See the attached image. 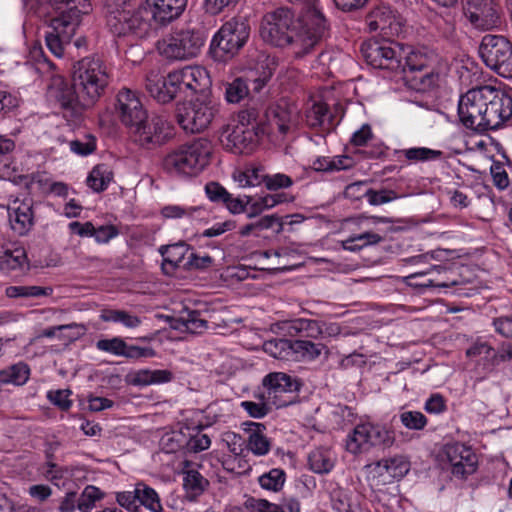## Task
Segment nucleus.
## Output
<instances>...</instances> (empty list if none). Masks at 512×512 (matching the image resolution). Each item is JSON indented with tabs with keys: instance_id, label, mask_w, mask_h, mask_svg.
Returning <instances> with one entry per match:
<instances>
[{
	"instance_id": "obj_1",
	"label": "nucleus",
	"mask_w": 512,
	"mask_h": 512,
	"mask_svg": "<svg viewBox=\"0 0 512 512\" xmlns=\"http://www.w3.org/2000/svg\"><path fill=\"white\" fill-rule=\"evenodd\" d=\"M55 68L45 57L36 66V70L49 81V97L58 104L65 117H79L94 107L111 81L107 65L96 56L84 57L74 63L70 84L54 72Z\"/></svg>"
},
{
	"instance_id": "obj_2",
	"label": "nucleus",
	"mask_w": 512,
	"mask_h": 512,
	"mask_svg": "<svg viewBox=\"0 0 512 512\" xmlns=\"http://www.w3.org/2000/svg\"><path fill=\"white\" fill-rule=\"evenodd\" d=\"M327 21L317 5H306L300 17L287 7L266 13L260 23L259 33L264 42L285 47L294 45L296 54H308L327 34Z\"/></svg>"
},
{
	"instance_id": "obj_3",
	"label": "nucleus",
	"mask_w": 512,
	"mask_h": 512,
	"mask_svg": "<svg viewBox=\"0 0 512 512\" xmlns=\"http://www.w3.org/2000/svg\"><path fill=\"white\" fill-rule=\"evenodd\" d=\"M360 52L374 68L401 72L403 80L411 89L426 91L435 85L437 75L430 69L427 56L419 51L403 55V49L392 43L368 40L361 44Z\"/></svg>"
},
{
	"instance_id": "obj_4",
	"label": "nucleus",
	"mask_w": 512,
	"mask_h": 512,
	"mask_svg": "<svg viewBox=\"0 0 512 512\" xmlns=\"http://www.w3.org/2000/svg\"><path fill=\"white\" fill-rule=\"evenodd\" d=\"M104 14L108 29L117 37L143 39L158 29L144 3L134 10H125L105 0Z\"/></svg>"
},
{
	"instance_id": "obj_5",
	"label": "nucleus",
	"mask_w": 512,
	"mask_h": 512,
	"mask_svg": "<svg viewBox=\"0 0 512 512\" xmlns=\"http://www.w3.org/2000/svg\"><path fill=\"white\" fill-rule=\"evenodd\" d=\"M212 151L211 141L198 138L167 154L162 161V167L172 176H196L210 163Z\"/></svg>"
},
{
	"instance_id": "obj_6",
	"label": "nucleus",
	"mask_w": 512,
	"mask_h": 512,
	"mask_svg": "<svg viewBox=\"0 0 512 512\" xmlns=\"http://www.w3.org/2000/svg\"><path fill=\"white\" fill-rule=\"evenodd\" d=\"M249 37L248 20L244 17L231 18L213 36L210 52L215 60H230L245 46Z\"/></svg>"
},
{
	"instance_id": "obj_7",
	"label": "nucleus",
	"mask_w": 512,
	"mask_h": 512,
	"mask_svg": "<svg viewBox=\"0 0 512 512\" xmlns=\"http://www.w3.org/2000/svg\"><path fill=\"white\" fill-rule=\"evenodd\" d=\"M91 11L90 2L73 6L51 19L50 31L46 32L45 41L48 49L56 56L62 57L65 45L74 36L83 15Z\"/></svg>"
},
{
	"instance_id": "obj_8",
	"label": "nucleus",
	"mask_w": 512,
	"mask_h": 512,
	"mask_svg": "<svg viewBox=\"0 0 512 512\" xmlns=\"http://www.w3.org/2000/svg\"><path fill=\"white\" fill-rule=\"evenodd\" d=\"M258 112L256 104H249L238 113V125L228 134V145H231L235 153H249L266 135V126H261L257 121Z\"/></svg>"
},
{
	"instance_id": "obj_9",
	"label": "nucleus",
	"mask_w": 512,
	"mask_h": 512,
	"mask_svg": "<svg viewBox=\"0 0 512 512\" xmlns=\"http://www.w3.org/2000/svg\"><path fill=\"white\" fill-rule=\"evenodd\" d=\"M204 43L201 30L182 29L158 41L157 49L169 60H189L200 53Z\"/></svg>"
},
{
	"instance_id": "obj_10",
	"label": "nucleus",
	"mask_w": 512,
	"mask_h": 512,
	"mask_svg": "<svg viewBox=\"0 0 512 512\" xmlns=\"http://www.w3.org/2000/svg\"><path fill=\"white\" fill-rule=\"evenodd\" d=\"M219 103L204 96L177 109V122L187 133H200L209 127L219 113Z\"/></svg>"
},
{
	"instance_id": "obj_11",
	"label": "nucleus",
	"mask_w": 512,
	"mask_h": 512,
	"mask_svg": "<svg viewBox=\"0 0 512 512\" xmlns=\"http://www.w3.org/2000/svg\"><path fill=\"white\" fill-rule=\"evenodd\" d=\"M479 54L491 70L503 78H512V43L501 35H485Z\"/></svg>"
},
{
	"instance_id": "obj_12",
	"label": "nucleus",
	"mask_w": 512,
	"mask_h": 512,
	"mask_svg": "<svg viewBox=\"0 0 512 512\" xmlns=\"http://www.w3.org/2000/svg\"><path fill=\"white\" fill-rule=\"evenodd\" d=\"M395 442L394 432L385 425L363 423L348 435L346 449L350 453L366 452L372 447L389 448Z\"/></svg>"
},
{
	"instance_id": "obj_13",
	"label": "nucleus",
	"mask_w": 512,
	"mask_h": 512,
	"mask_svg": "<svg viewBox=\"0 0 512 512\" xmlns=\"http://www.w3.org/2000/svg\"><path fill=\"white\" fill-rule=\"evenodd\" d=\"M484 132L499 128L512 116V97L491 86H483Z\"/></svg>"
},
{
	"instance_id": "obj_14",
	"label": "nucleus",
	"mask_w": 512,
	"mask_h": 512,
	"mask_svg": "<svg viewBox=\"0 0 512 512\" xmlns=\"http://www.w3.org/2000/svg\"><path fill=\"white\" fill-rule=\"evenodd\" d=\"M257 112V121L267 128L266 135L273 134L275 131L286 135L297 123V108L285 100L272 104L267 109L257 105Z\"/></svg>"
},
{
	"instance_id": "obj_15",
	"label": "nucleus",
	"mask_w": 512,
	"mask_h": 512,
	"mask_svg": "<svg viewBox=\"0 0 512 512\" xmlns=\"http://www.w3.org/2000/svg\"><path fill=\"white\" fill-rule=\"evenodd\" d=\"M130 131L133 141L145 149L161 146L172 136L170 123L161 116L147 117Z\"/></svg>"
},
{
	"instance_id": "obj_16",
	"label": "nucleus",
	"mask_w": 512,
	"mask_h": 512,
	"mask_svg": "<svg viewBox=\"0 0 512 512\" xmlns=\"http://www.w3.org/2000/svg\"><path fill=\"white\" fill-rule=\"evenodd\" d=\"M458 116L463 126L474 132H484L483 86L473 88L460 97Z\"/></svg>"
},
{
	"instance_id": "obj_17",
	"label": "nucleus",
	"mask_w": 512,
	"mask_h": 512,
	"mask_svg": "<svg viewBox=\"0 0 512 512\" xmlns=\"http://www.w3.org/2000/svg\"><path fill=\"white\" fill-rule=\"evenodd\" d=\"M262 383L267 390V400L277 408L290 405L294 398L291 394L299 390V383L282 372L269 373Z\"/></svg>"
},
{
	"instance_id": "obj_18",
	"label": "nucleus",
	"mask_w": 512,
	"mask_h": 512,
	"mask_svg": "<svg viewBox=\"0 0 512 512\" xmlns=\"http://www.w3.org/2000/svg\"><path fill=\"white\" fill-rule=\"evenodd\" d=\"M172 83H176L180 97L204 94L211 85L207 70L201 66H186L180 70L172 71Z\"/></svg>"
},
{
	"instance_id": "obj_19",
	"label": "nucleus",
	"mask_w": 512,
	"mask_h": 512,
	"mask_svg": "<svg viewBox=\"0 0 512 512\" xmlns=\"http://www.w3.org/2000/svg\"><path fill=\"white\" fill-rule=\"evenodd\" d=\"M443 452L454 477L464 480L476 472L478 458L470 447L459 442L448 443L444 446Z\"/></svg>"
},
{
	"instance_id": "obj_20",
	"label": "nucleus",
	"mask_w": 512,
	"mask_h": 512,
	"mask_svg": "<svg viewBox=\"0 0 512 512\" xmlns=\"http://www.w3.org/2000/svg\"><path fill=\"white\" fill-rule=\"evenodd\" d=\"M115 110L120 121L130 129L147 118V111L137 93L128 88H122L118 92Z\"/></svg>"
},
{
	"instance_id": "obj_21",
	"label": "nucleus",
	"mask_w": 512,
	"mask_h": 512,
	"mask_svg": "<svg viewBox=\"0 0 512 512\" xmlns=\"http://www.w3.org/2000/svg\"><path fill=\"white\" fill-rule=\"evenodd\" d=\"M143 3L157 28L178 19L187 6V0H145Z\"/></svg>"
},
{
	"instance_id": "obj_22",
	"label": "nucleus",
	"mask_w": 512,
	"mask_h": 512,
	"mask_svg": "<svg viewBox=\"0 0 512 512\" xmlns=\"http://www.w3.org/2000/svg\"><path fill=\"white\" fill-rule=\"evenodd\" d=\"M172 72L166 77L151 72L146 77V90L160 104H167L180 97L176 83H172Z\"/></svg>"
},
{
	"instance_id": "obj_23",
	"label": "nucleus",
	"mask_w": 512,
	"mask_h": 512,
	"mask_svg": "<svg viewBox=\"0 0 512 512\" xmlns=\"http://www.w3.org/2000/svg\"><path fill=\"white\" fill-rule=\"evenodd\" d=\"M11 228L19 235L27 233L33 225L32 199L16 197L8 206Z\"/></svg>"
},
{
	"instance_id": "obj_24",
	"label": "nucleus",
	"mask_w": 512,
	"mask_h": 512,
	"mask_svg": "<svg viewBox=\"0 0 512 512\" xmlns=\"http://www.w3.org/2000/svg\"><path fill=\"white\" fill-rule=\"evenodd\" d=\"M204 189L211 202L224 205L232 214L245 212L247 204L251 202L250 196H245L246 201L234 198L220 183L215 181L208 182Z\"/></svg>"
},
{
	"instance_id": "obj_25",
	"label": "nucleus",
	"mask_w": 512,
	"mask_h": 512,
	"mask_svg": "<svg viewBox=\"0 0 512 512\" xmlns=\"http://www.w3.org/2000/svg\"><path fill=\"white\" fill-rule=\"evenodd\" d=\"M159 252L163 256L162 270L167 275H172L178 268L184 269L185 256L189 247L184 242L162 246Z\"/></svg>"
},
{
	"instance_id": "obj_26",
	"label": "nucleus",
	"mask_w": 512,
	"mask_h": 512,
	"mask_svg": "<svg viewBox=\"0 0 512 512\" xmlns=\"http://www.w3.org/2000/svg\"><path fill=\"white\" fill-rule=\"evenodd\" d=\"M306 123L311 128H322L330 131L334 127V115L327 104L314 102L306 111Z\"/></svg>"
},
{
	"instance_id": "obj_27",
	"label": "nucleus",
	"mask_w": 512,
	"mask_h": 512,
	"mask_svg": "<svg viewBox=\"0 0 512 512\" xmlns=\"http://www.w3.org/2000/svg\"><path fill=\"white\" fill-rule=\"evenodd\" d=\"M173 373L166 369H142L127 375V382L134 386H147L170 382Z\"/></svg>"
},
{
	"instance_id": "obj_28",
	"label": "nucleus",
	"mask_w": 512,
	"mask_h": 512,
	"mask_svg": "<svg viewBox=\"0 0 512 512\" xmlns=\"http://www.w3.org/2000/svg\"><path fill=\"white\" fill-rule=\"evenodd\" d=\"M394 17L384 8H377L367 16V24L370 31L380 30L383 35H392L398 32V27H393Z\"/></svg>"
},
{
	"instance_id": "obj_29",
	"label": "nucleus",
	"mask_w": 512,
	"mask_h": 512,
	"mask_svg": "<svg viewBox=\"0 0 512 512\" xmlns=\"http://www.w3.org/2000/svg\"><path fill=\"white\" fill-rule=\"evenodd\" d=\"M263 349L266 353L279 360H294L293 340L275 338L265 341Z\"/></svg>"
},
{
	"instance_id": "obj_30",
	"label": "nucleus",
	"mask_w": 512,
	"mask_h": 512,
	"mask_svg": "<svg viewBox=\"0 0 512 512\" xmlns=\"http://www.w3.org/2000/svg\"><path fill=\"white\" fill-rule=\"evenodd\" d=\"M114 174L107 164H98L87 177V185L94 192H102L107 189L109 183L113 180Z\"/></svg>"
},
{
	"instance_id": "obj_31",
	"label": "nucleus",
	"mask_w": 512,
	"mask_h": 512,
	"mask_svg": "<svg viewBox=\"0 0 512 512\" xmlns=\"http://www.w3.org/2000/svg\"><path fill=\"white\" fill-rule=\"evenodd\" d=\"M265 170L262 166H249L244 171L233 174V179L240 187H257L266 183Z\"/></svg>"
},
{
	"instance_id": "obj_32",
	"label": "nucleus",
	"mask_w": 512,
	"mask_h": 512,
	"mask_svg": "<svg viewBox=\"0 0 512 512\" xmlns=\"http://www.w3.org/2000/svg\"><path fill=\"white\" fill-rule=\"evenodd\" d=\"M28 267L26 252L23 248L5 250L0 254V270L10 273Z\"/></svg>"
},
{
	"instance_id": "obj_33",
	"label": "nucleus",
	"mask_w": 512,
	"mask_h": 512,
	"mask_svg": "<svg viewBox=\"0 0 512 512\" xmlns=\"http://www.w3.org/2000/svg\"><path fill=\"white\" fill-rule=\"evenodd\" d=\"M177 322L185 327V331L193 334H201L208 328V321L199 310L184 308Z\"/></svg>"
},
{
	"instance_id": "obj_34",
	"label": "nucleus",
	"mask_w": 512,
	"mask_h": 512,
	"mask_svg": "<svg viewBox=\"0 0 512 512\" xmlns=\"http://www.w3.org/2000/svg\"><path fill=\"white\" fill-rule=\"evenodd\" d=\"M208 485V480L205 479L197 470L191 469L184 472L183 487L190 500H195L205 491Z\"/></svg>"
},
{
	"instance_id": "obj_35",
	"label": "nucleus",
	"mask_w": 512,
	"mask_h": 512,
	"mask_svg": "<svg viewBox=\"0 0 512 512\" xmlns=\"http://www.w3.org/2000/svg\"><path fill=\"white\" fill-rule=\"evenodd\" d=\"M25 6L34 12L39 11L45 6H50L56 13L61 14L73 6H79L89 2L88 0H23Z\"/></svg>"
},
{
	"instance_id": "obj_36",
	"label": "nucleus",
	"mask_w": 512,
	"mask_h": 512,
	"mask_svg": "<svg viewBox=\"0 0 512 512\" xmlns=\"http://www.w3.org/2000/svg\"><path fill=\"white\" fill-rule=\"evenodd\" d=\"M294 360L307 359L314 360L318 358L322 351L326 349L323 343H315L311 340H293Z\"/></svg>"
},
{
	"instance_id": "obj_37",
	"label": "nucleus",
	"mask_w": 512,
	"mask_h": 512,
	"mask_svg": "<svg viewBox=\"0 0 512 512\" xmlns=\"http://www.w3.org/2000/svg\"><path fill=\"white\" fill-rule=\"evenodd\" d=\"M29 375V366L23 362H19L0 371V382L20 386L28 381Z\"/></svg>"
},
{
	"instance_id": "obj_38",
	"label": "nucleus",
	"mask_w": 512,
	"mask_h": 512,
	"mask_svg": "<svg viewBox=\"0 0 512 512\" xmlns=\"http://www.w3.org/2000/svg\"><path fill=\"white\" fill-rule=\"evenodd\" d=\"M377 466L383 469L391 478L397 480L403 478L410 470V463L404 456L383 459L377 463Z\"/></svg>"
},
{
	"instance_id": "obj_39",
	"label": "nucleus",
	"mask_w": 512,
	"mask_h": 512,
	"mask_svg": "<svg viewBox=\"0 0 512 512\" xmlns=\"http://www.w3.org/2000/svg\"><path fill=\"white\" fill-rule=\"evenodd\" d=\"M383 237L372 231H367L361 234H357L349 237L342 241V247L345 250L356 252L368 245H375L380 243Z\"/></svg>"
},
{
	"instance_id": "obj_40",
	"label": "nucleus",
	"mask_w": 512,
	"mask_h": 512,
	"mask_svg": "<svg viewBox=\"0 0 512 512\" xmlns=\"http://www.w3.org/2000/svg\"><path fill=\"white\" fill-rule=\"evenodd\" d=\"M251 425L256 427V430L249 434L247 448L257 456L266 455L270 450L271 444L269 439L261 432V428H264V425L260 423H251Z\"/></svg>"
},
{
	"instance_id": "obj_41",
	"label": "nucleus",
	"mask_w": 512,
	"mask_h": 512,
	"mask_svg": "<svg viewBox=\"0 0 512 512\" xmlns=\"http://www.w3.org/2000/svg\"><path fill=\"white\" fill-rule=\"evenodd\" d=\"M293 332L306 338H318L322 334V328L316 320L298 318L290 322L289 333Z\"/></svg>"
},
{
	"instance_id": "obj_42",
	"label": "nucleus",
	"mask_w": 512,
	"mask_h": 512,
	"mask_svg": "<svg viewBox=\"0 0 512 512\" xmlns=\"http://www.w3.org/2000/svg\"><path fill=\"white\" fill-rule=\"evenodd\" d=\"M137 501L153 512H161L162 506L157 492L144 483L136 484Z\"/></svg>"
},
{
	"instance_id": "obj_43",
	"label": "nucleus",
	"mask_w": 512,
	"mask_h": 512,
	"mask_svg": "<svg viewBox=\"0 0 512 512\" xmlns=\"http://www.w3.org/2000/svg\"><path fill=\"white\" fill-rule=\"evenodd\" d=\"M104 498V493L96 486L88 485L78 496L77 509L80 512H91L96 506V502Z\"/></svg>"
},
{
	"instance_id": "obj_44",
	"label": "nucleus",
	"mask_w": 512,
	"mask_h": 512,
	"mask_svg": "<svg viewBox=\"0 0 512 512\" xmlns=\"http://www.w3.org/2000/svg\"><path fill=\"white\" fill-rule=\"evenodd\" d=\"M225 99L229 103H239L249 95L248 82L244 77L233 79L232 82L225 84Z\"/></svg>"
},
{
	"instance_id": "obj_45",
	"label": "nucleus",
	"mask_w": 512,
	"mask_h": 512,
	"mask_svg": "<svg viewBox=\"0 0 512 512\" xmlns=\"http://www.w3.org/2000/svg\"><path fill=\"white\" fill-rule=\"evenodd\" d=\"M272 76V69L262 65L261 70L250 71L244 79L248 82L249 92L259 93L271 80Z\"/></svg>"
},
{
	"instance_id": "obj_46",
	"label": "nucleus",
	"mask_w": 512,
	"mask_h": 512,
	"mask_svg": "<svg viewBox=\"0 0 512 512\" xmlns=\"http://www.w3.org/2000/svg\"><path fill=\"white\" fill-rule=\"evenodd\" d=\"M401 153L410 162H424L435 160L442 157V152L439 150H433L426 147H413L408 149H402L396 151Z\"/></svg>"
},
{
	"instance_id": "obj_47",
	"label": "nucleus",
	"mask_w": 512,
	"mask_h": 512,
	"mask_svg": "<svg viewBox=\"0 0 512 512\" xmlns=\"http://www.w3.org/2000/svg\"><path fill=\"white\" fill-rule=\"evenodd\" d=\"M285 479L286 474L284 470L274 468L271 469L269 472L261 475L258 481L263 489L277 492L283 487Z\"/></svg>"
},
{
	"instance_id": "obj_48",
	"label": "nucleus",
	"mask_w": 512,
	"mask_h": 512,
	"mask_svg": "<svg viewBox=\"0 0 512 512\" xmlns=\"http://www.w3.org/2000/svg\"><path fill=\"white\" fill-rule=\"evenodd\" d=\"M434 270L439 274L440 278L435 280H428L427 283H415L417 286L421 287H441V288H447L451 286H456L460 284V281H458L455 278L450 277L448 274H451L452 271L449 269L443 267V266H436Z\"/></svg>"
},
{
	"instance_id": "obj_49",
	"label": "nucleus",
	"mask_w": 512,
	"mask_h": 512,
	"mask_svg": "<svg viewBox=\"0 0 512 512\" xmlns=\"http://www.w3.org/2000/svg\"><path fill=\"white\" fill-rule=\"evenodd\" d=\"M400 421L410 430H422L427 425L426 416L419 411H405L401 413Z\"/></svg>"
},
{
	"instance_id": "obj_50",
	"label": "nucleus",
	"mask_w": 512,
	"mask_h": 512,
	"mask_svg": "<svg viewBox=\"0 0 512 512\" xmlns=\"http://www.w3.org/2000/svg\"><path fill=\"white\" fill-rule=\"evenodd\" d=\"M310 468L316 473H327L332 467L333 463L320 451H314L308 457Z\"/></svg>"
},
{
	"instance_id": "obj_51",
	"label": "nucleus",
	"mask_w": 512,
	"mask_h": 512,
	"mask_svg": "<svg viewBox=\"0 0 512 512\" xmlns=\"http://www.w3.org/2000/svg\"><path fill=\"white\" fill-rule=\"evenodd\" d=\"M96 347L117 356H123L124 348H126V342L119 337H114L112 339H101L96 343Z\"/></svg>"
},
{
	"instance_id": "obj_52",
	"label": "nucleus",
	"mask_w": 512,
	"mask_h": 512,
	"mask_svg": "<svg viewBox=\"0 0 512 512\" xmlns=\"http://www.w3.org/2000/svg\"><path fill=\"white\" fill-rule=\"evenodd\" d=\"M370 189L367 182L357 181L346 186L344 196L352 201H358L363 197L368 198Z\"/></svg>"
},
{
	"instance_id": "obj_53",
	"label": "nucleus",
	"mask_w": 512,
	"mask_h": 512,
	"mask_svg": "<svg viewBox=\"0 0 512 512\" xmlns=\"http://www.w3.org/2000/svg\"><path fill=\"white\" fill-rule=\"evenodd\" d=\"M398 197H399L398 194L393 190H389V189L374 190L371 188L369 191L367 200L370 205L377 206V205H382V204L388 203L392 200L397 199Z\"/></svg>"
},
{
	"instance_id": "obj_54",
	"label": "nucleus",
	"mask_w": 512,
	"mask_h": 512,
	"mask_svg": "<svg viewBox=\"0 0 512 512\" xmlns=\"http://www.w3.org/2000/svg\"><path fill=\"white\" fill-rule=\"evenodd\" d=\"M71 150L79 155H89L96 149V138L93 135H86L85 141L74 140L70 143Z\"/></svg>"
},
{
	"instance_id": "obj_55",
	"label": "nucleus",
	"mask_w": 512,
	"mask_h": 512,
	"mask_svg": "<svg viewBox=\"0 0 512 512\" xmlns=\"http://www.w3.org/2000/svg\"><path fill=\"white\" fill-rule=\"evenodd\" d=\"M293 184V180L288 175L277 173L266 176L265 187L267 190L276 191L278 189L288 188Z\"/></svg>"
},
{
	"instance_id": "obj_56",
	"label": "nucleus",
	"mask_w": 512,
	"mask_h": 512,
	"mask_svg": "<svg viewBox=\"0 0 512 512\" xmlns=\"http://www.w3.org/2000/svg\"><path fill=\"white\" fill-rule=\"evenodd\" d=\"M201 212L200 208H184L178 205H168L162 209L165 218H181L184 216L193 217L195 213Z\"/></svg>"
},
{
	"instance_id": "obj_57",
	"label": "nucleus",
	"mask_w": 512,
	"mask_h": 512,
	"mask_svg": "<svg viewBox=\"0 0 512 512\" xmlns=\"http://www.w3.org/2000/svg\"><path fill=\"white\" fill-rule=\"evenodd\" d=\"M213 259L209 255L199 256L193 252L189 253V256L184 263L185 270H200L211 266Z\"/></svg>"
},
{
	"instance_id": "obj_58",
	"label": "nucleus",
	"mask_w": 512,
	"mask_h": 512,
	"mask_svg": "<svg viewBox=\"0 0 512 512\" xmlns=\"http://www.w3.org/2000/svg\"><path fill=\"white\" fill-rule=\"evenodd\" d=\"M211 445L210 437L207 434L198 432L191 436L187 442L189 451L198 453L208 449Z\"/></svg>"
},
{
	"instance_id": "obj_59",
	"label": "nucleus",
	"mask_w": 512,
	"mask_h": 512,
	"mask_svg": "<svg viewBox=\"0 0 512 512\" xmlns=\"http://www.w3.org/2000/svg\"><path fill=\"white\" fill-rule=\"evenodd\" d=\"M490 172L493 178L494 185L498 189L504 190L509 186L508 174L501 163H493Z\"/></svg>"
},
{
	"instance_id": "obj_60",
	"label": "nucleus",
	"mask_w": 512,
	"mask_h": 512,
	"mask_svg": "<svg viewBox=\"0 0 512 512\" xmlns=\"http://www.w3.org/2000/svg\"><path fill=\"white\" fill-rule=\"evenodd\" d=\"M468 357L484 356L485 359H496V351L486 342L475 343L466 351Z\"/></svg>"
},
{
	"instance_id": "obj_61",
	"label": "nucleus",
	"mask_w": 512,
	"mask_h": 512,
	"mask_svg": "<svg viewBox=\"0 0 512 512\" xmlns=\"http://www.w3.org/2000/svg\"><path fill=\"white\" fill-rule=\"evenodd\" d=\"M71 394L70 390H55L48 392V399L61 408L62 410H68L72 404L69 400V395Z\"/></svg>"
},
{
	"instance_id": "obj_62",
	"label": "nucleus",
	"mask_w": 512,
	"mask_h": 512,
	"mask_svg": "<svg viewBox=\"0 0 512 512\" xmlns=\"http://www.w3.org/2000/svg\"><path fill=\"white\" fill-rule=\"evenodd\" d=\"M241 407L253 418H263L270 411L266 403H256L252 401H243Z\"/></svg>"
},
{
	"instance_id": "obj_63",
	"label": "nucleus",
	"mask_w": 512,
	"mask_h": 512,
	"mask_svg": "<svg viewBox=\"0 0 512 512\" xmlns=\"http://www.w3.org/2000/svg\"><path fill=\"white\" fill-rule=\"evenodd\" d=\"M249 506L253 512H285L280 505L265 499H251Z\"/></svg>"
},
{
	"instance_id": "obj_64",
	"label": "nucleus",
	"mask_w": 512,
	"mask_h": 512,
	"mask_svg": "<svg viewBox=\"0 0 512 512\" xmlns=\"http://www.w3.org/2000/svg\"><path fill=\"white\" fill-rule=\"evenodd\" d=\"M495 331L505 338H512V317L501 316L493 320Z\"/></svg>"
}]
</instances>
